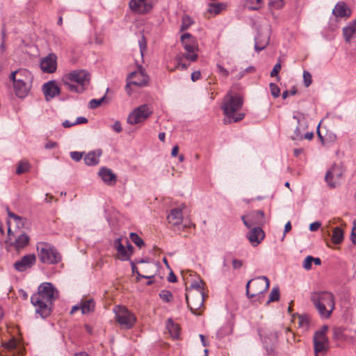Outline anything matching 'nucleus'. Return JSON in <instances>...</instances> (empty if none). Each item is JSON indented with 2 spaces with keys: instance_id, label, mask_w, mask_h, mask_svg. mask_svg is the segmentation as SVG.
Returning a JSON list of instances; mask_svg holds the SVG:
<instances>
[{
  "instance_id": "nucleus-1",
  "label": "nucleus",
  "mask_w": 356,
  "mask_h": 356,
  "mask_svg": "<svg viewBox=\"0 0 356 356\" xmlns=\"http://www.w3.org/2000/svg\"><path fill=\"white\" fill-rule=\"evenodd\" d=\"M58 298V291L50 282L42 283L38 289V291L33 294L31 302L36 308V313L42 318L50 315L51 306L54 301Z\"/></svg>"
},
{
  "instance_id": "nucleus-2",
  "label": "nucleus",
  "mask_w": 356,
  "mask_h": 356,
  "mask_svg": "<svg viewBox=\"0 0 356 356\" xmlns=\"http://www.w3.org/2000/svg\"><path fill=\"white\" fill-rule=\"evenodd\" d=\"M181 43L185 52L179 53L176 56L175 58L176 65L174 68H168L170 71H174L176 69L186 70L191 62H195L198 58L197 54L198 44L195 37L188 33H184L181 36Z\"/></svg>"
},
{
  "instance_id": "nucleus-3",
  "label": "nucleus",
  "mask_w": 356,
  "mask_h": 356,
  "mask_svg": "<svg viewBox=\"0 0 356 356\" xmlns=\"http://www.w3.org/2000/svg\"><path fill=\"white\" fill-rule=\"evenodd\" d=\"M243 104V97L240 94L229 90L225 95L221 105V109L229 123L237 122L244 118L245 114L238 112L242 108Z\"/></svg>"
},
{
  "instance_id": "nucleus-4",
  "label": "nucleus",
  "mask_w": 356,
  "mask_h": 356,
  "mask_svg": "<svg viewBox=\"0 0 356 356\" xmlns=\"http://www.w3.org/2000/svg\"><path fill=\"white\" fill-rule=\"evenodd\" d=\"M90 75L85 70H76L64 74L61 82L72 92L82 93L90 83Z\"/></svg>"
},
{
  "instance_id": "nucleus-5",
  "label": "nucleus",
  "mask_w": 356,
  "mask_h": 356,
  "mask_svg": "<svg viewBox=\"0 0 356 356\" xmlns=\"http://www.w3.org/2000/svg\"><path fill=\"white\" fill-rule=\"evenodd\" d=\"M311 300L321 317L329 318L335 309L334 295L329 291H316L311 295Z\"/></svg>"
},
{
  "instance_id": "nucleus-6",
  "label": "nucleus",
  "mask_w": 356,
  "mask_h": 356,
  "mask_svg": "<svg viewBox=\"0 0 356 356\" xmlns=\"http://www.w3.org/2000/svg\"><path fill=\"white\" fill-rule=\"evenodd\" d=\"M36 248L40 262L46 264H56L61 261L60 254L50 243L43 241L38 242Z\"/></svg>"
},
{
  "instance_id": "nucleus-7",
  "label": "nucleus",
  "mask_w": 356,
  "mask_h": 356,
  "mask_svg": "<svg viewBox=\"0 0 356 356\" xmlns=\"http://www.w3.org/2000/svg\"><path fill=\"white\" fill-rule=\"evenodd\" d=\"M270 281L265 276H260L249 280L246 284V295L252 299L268 290Z\"/></svg>"
},
{
  "instance_id": "nucleus-8",
  "label": "nucleus",
  "mask_w": 356,
  "mask_h": 356,
  "mask_svg": "<svg viewBox=\"0 0 356 356\" xmlns=\"http://www.w3.org/2000/svg\"><path fill=\"white\" fill-rule=\"evenodd\" d=\"M328 326L325 325L316 330L314 334V348L316 356H323L329 347V341L327 337Z\"/></svg>"
},
{
  "instance_id": "nucleus-9",
  "label": "nucleus",
  "mask_w": 356,
  "mask_h": 356,
  "mask_svg": "<svg viewBox=\"0 0 356 356\" xmlns=\"http://www.w3.org/2000/svg\"><path fill=\"white\" fill-rule=\"evenodd\" d=\"M115 314L116 322L123 329L129 330L132 328L136 321V317L124 306H115L113 308Z\"/></svg>"
},
{
  "instance_id": "nucleus-10",
  "label": "nucleus",
  "mask_w": 356,
  "mask_h": 356,
  "mask_svg": "<svg viewBox=\"0 0 356 356\" xmlns=\"http://www.w3.org/2000/svg\"><path fill=\"white\" fill-rule=\"evenodd\" d=\"M188 307L194 314L198 315L204 305V293L197 291H188L186 293Z\"/></svg>"
},
{
  "instance_id": "nucleus-11",
  "label": "nucleus",
  "mask_w": 356,
  "mask_h": 356,
  "mask_svg": "<svg viewBox=\"0 0 356 356\" xmlns=\"http://www.w3.org/2000/svg\"><path fill=\"white\" fill-rule=\"evenodd\" d=\"M127 81L125 89L127 93L131 95V86L133 85L138 87L147 86L149 82V76L144 70L140 68L138 71L130 73L127 76Z\"/></svg>"
},
{
  "instance_id": "nucleus-12",
  "label": "nucleus",
  "mask_w": 356,
  "mask_h": 356,
  "mask_svg": "<svg viewBox=\"0 0 356 356\" xmlns=\"http://www.w3.org/2000/svg\"><path fill=\"white\" fill-rule=\"evenodd\" d=\"M152 113L147 104H143L136 108L128 116L127 122L131 124H136L145 121Z\"/></svg>"
},
{
  "instance_id": "nucleus-13",
  "label": "nucleus",
  "mask_w": 356,
  "mask_h": 356,
  "mask_svg": "<svg viewBox=\"0 0 356 356\" xmlns=\"http://www.w3.org/2000/svg\"><path fill=\"white\" fill-rule=\"evenodd\" d=\"M157 0H131L129 7L132 11L138 14H145L150 12Z\"/></svg>"
},
{
  "instance_id": "nucleus-14",
  "label": "nucleus",
  "mask_w": 356,
  "mask_h": 356,
  "mask_svg": "<svg viewBox=\"0 0 356 356\" xmlns=\"http://www.w3.org/2000/svg\"><path fill=\"white\" fill-rule=\"evenodd\" d=\"M126 246L123 244V239L118 238L115 241V248L118 252V257L120 260H129L133 254V247L127 238H124Z\"/></svg>"
},
{
  "instance_id": "nucleus-15",
  "label": "nucleus",
  "mask_w": 356,
  "mask_h": 356,
  "mask_svg": "<svg viewBox=\"0 0 356 356\" xmlns=\"http://www.w3.org/2000/svg\"><path fill=\"white\" fill-rule=\"evenodd\" d=\"M342 175V169L339 166L334 165L327 172L325 179L330 188H335L339 184Z\"/></svg>"
},
{
  "instance_id": "nucleus-16",
  "label": "nucleus",
  "mask_w": 356,
  "mask_h": 356,
  "mask_svg": "<svg viewBox=\"0 0 356 356\" xmlns=\"http://www.w3.org/2000/svg\"><path fill=\"white\" fill-rule=\"evenodd\" d=\"M244 225L250 228L252 225H261L264 222V213L261 211H254L242 217Z\"/></svg>"
},
{
  "instance_id": "nucleus-17",
  "label": "nucleus",
  "mask_w": 356,
  "mask_h": 356,
  "mask_svg": "<svg viewBox=\"0 0 356 356\" xmlns=\"http://www.w3.org/2000/svg\"><path fill=\"white\" fill-rule=\"evenodd\" d=\"M36 262V257L34 254H29L22 257L14 264L15 269L18 272H24L31 268Z\"/></svg>"
},
{
  "instance_id": "nucleus-18",
  "label": "nucleus",
  "mask_w": 356,
  "mask_h": 356,
  "mask_svg": "<svg viewBox=\"0 0 356 356\" xmlns=\"http://www.w3.org/2000/svg\"><path fill=\"white\" fill-rule=\"evenodd\" d=\"M40 68L45 73H53L57 68V56L49 54L40 61Z\"/></svg>"
},
{
  "instance_id": "nucleus-19",
  "label": "nucleus",
  "mask_w": 356,
  "mask_h": 356,
  "mask_svg": "<svg viewBox=\"0 0 356 356\" xmlns=\"http://www.w3.org/2000/svg\"><path fill=\"white\" fill-rule=\"evenodd\" d=\"M8 215L9 219H8L7 223L8 225V232L9 234L11 232L10 226L12 224H14L17 229L25 228L26 227V225H28V220L25 218L17 216L15 213L10 211H8Z\"/></svg>"
},
{
  "instance_id": "nucleus-20",
  "label": "nucleus",
  "mask_w": 356,
  "mask_h": 356,
  "mask_svg": "<svg viewBox=\"0 0 356 356\" xmlns=\"http://www.w3.org/2000/svg\"><path fill=\"white\" fill-rule=\"evenodd\" d=\"M95 307V301L92 298H86L81 300L79 305L74 306L71 309V314L81 309L83 314H89L94 311Z\"/></svg>"
},
{
  "instance_id": "nucleus-21",
  "label": "nucleus",
  "mask_w": 356,
  "mask_h": 356,
  "mask_svg": "<svg viewBox=\"0 0 356 356\" xmlns=\"http://www.w3.org/2000/svg\"><path fill=\"white\" fill-rule=\"evenodd\" d=\"M42 91L47 101L52 99L60 93L59 87L54 81L45 83L42 86Z\"/></svg>"
},
{
  "instance_id": "nucleus-22",
  "label": "nucleus",
  "mask_w": 356,
  "mask_h": 356,
  "mask_svg": "<svg viewBox=\"0 0 356 356\" xmlns=\"http://www.w3.org/2000/svg\"><path fill=\"white\" fill-rule=\"evenodd\" d=\"M13 82L15 95L19 98H24L26 97L31 90L32 82H25L22 80L19 82Z\"/></svg>"
},
{
  "instance_id": "nucleus-23",
  "label": "nucleus",
  "mask_w": 356,
  "mask_h": 356,
  "mask_svg": "<svg viewBox=\"0 0 356 356\" xmlns=\"http://www.w3.org/2000/svg\"><path fill=\"white\" fill-rule=\"evenodd\" d=\"M10 80L12 81H25V82H32L33 81V76L29 70L26 69H19L15 72H13L10 75Z\"/></svg>"
},
{
  "instance_id": "nucleus-24",
  "label": "nucleus",
  "mask_w": 356,
  "mask_h": 356,
  "mask_svg": "<svg viewBox=\"0 0 356 356\" xmlns=\"http://www.w3.org/2000/svg\"><path fill=\"white\" fill-rule=\"evenodd\" d=\"M98 175L106 185L111 186L115 185L117 176L111 169L103 167L100 168Z\"/></svg>"
},
{
  "instance_id": "nucleus-25",
  "label": "nucleus",
  "mask_w": 356,
  "mask_h": 356,
  "mask_svg": "<svg viewBox=\"0 0 356 356\" xmlns=\"http://www.w3.org/2000/svg\"><path fill=\"white\" fill-rule=\"evenodd\" d=\"M265 234L260 227L252 229L248 234L247 237L253 246H257L264 239Z\"/></svg>"
},
{
  "instance_id": "nucleus-26",
  "label": "nucleus",
  "mask_w": 356,
  "mask_h": 356,
  "mask_svg": "<svg viewBox=\"0 0 356 356\" xmlns=\"http://www.w3.org/2000/svg\"><path fill=\"white\" fill-rule=\"evenodd\" d=\"M168 221L172 226H177L183 220L182 210L179 208L173 209L167 216Z\"/></svg>"
},
{
  "instance_id": "nucleus-27",
  "label": "nucleus",
  "mask_w": 356,
  "mask_h": 356,
  "mask_svg": "<svg viewBox=\"0 0 356 356\" xmlns=\"http://www.w3.org/2000/svg\"><path fill=\"white\" fill-rule=\"evenodd\" d=\"M270 40L268 33H259L255 38L254 49L257 51L263 50L268 44Z\"/></svg>"
},
{
  "instance_id": "nucleus-28",
  "label": "nucleus",
  "mask_w": 356,
  "mask_h": 356,
  "mask_svg": "<svg viewBox=\"0 0 356 356\" xmlns=\"http://www.w3.org/2000/svg\"><path fill=\"white\" fill-rule=\"evenodd\" d=\"M332 13L337 17H349L350 12L347 9L346 5L343 2H339L333 9Z\"/></svg>"
},
{
  "instance_id": "nucleus-29",
  "label": "nucleus",
  "mask_w": 356,
  "mask_h": 356,
  "mask_svg": "<svg viewBox=\"0 0 356 356\" xmlns=\"http://www.w3.org/2000/svg\"><path fill=\"white\" fill-rule=\"evenodd\" d=\"M101 154L102 151L100 149L90 152L84 157L85 163L88 165H97L99 161V156Z\"/></svg>"
},
{
  "instance_id": "nucleus-30",
  "label": "nucleus",
  "mask_w": 356,
  "mask_h": 356,
  "mask_svg": "<svg viewBox=\"0 0 356 356\" xmlns=\"http://www.w3.org/2000/svg\"><path fill=\"white\" fill-rule=\"evenodd\" d=\"M29 243V237L26 234H22L15 239L13 246L15 250L20 251L24 249Z\"/></svg>"
},
{
  "instance_id": "nucleus-31",
  "label": "nucleus",
  "mask_w": 356,
  "mask_h": 356,
  "mask_svg": "<svg viewBox=\"0 0 356 356\" xmlns=\"http://www.w3.org/2000/svg\"><path fill=\"white\" fill-rule=\"evenodd\" d=\"M355 33L356 19L353 22H350L347 26L343 29V33L346 41L349 42Z\"/></svg>"
},
{
  "instance_id": "nucleus-32",
  "label": "nucleus",
  "mask_w": 356,
  "mask_h": 356,
  "mask_svg": "<svg viewBox=\"0 0 356 356\" xmlns=\"http://www.w3.org/2000/svg\"><path fill=\"white\" fill-rule=\"evenodd\" d=\"M293 321L298 324L299 328L307 330L309 326V317L307 315L293 316Z\"/></svg>"
},
{
  "instance_id": "nucleus-33",
  "label": "nucleus",
  "mask_w": 356,
  "mask_h": 356,
  "mask_svg": "<svg viewBox=\"0 0 356 356\" xmlns=\"http://www.w3.org/2000/svg\"><path fill=\"white\" fill-rule=\"evenodd\" d=\"M331 239L334 244H340L342 243L343 240V230L339 227H334L332 230Z\"/></svg>"
},
{
  "instance_id": "nucleus-34",
  "label": "nucleus",
  "mask_w": 356,
  "mask_h": 356,
  "mask_svg": "<svg viewBox=\"0 0 356 356\" xmlns=\"http://www.w3.org/2000/svg\"><path fill=\"white\" fill-rule=\"evenodd\" d=\"M166 326L173 338L179 337L180 328L178 324L175 323L171 319H168Z\"/></svg>"
},
{
  "instance_id": "nucleus-35",
  "label": "nucleus",
  "mask_w": 356,
  "mask_h": 356,
  "mask_svg": "<svg viewBox=\"0 0 356 356\" xmlns=\"http://www.w3.org/2000/svg\"><path fill=\"white\" fill-rule=\"evenodd\" d=\"M30 169V164L26 161H21L18 163L17 169H16V173L17 175H22L24 172H26Z\"/></svg>"
},
{
  "instance_id": "nucleus-36",
  "label": "nucleus",
  "mask_w": 356,
  "mask_h": 356,
  "mask_svg": "<svg viewBox=\"0 0 356 356\" xmlns=\"http://www.w3.org/2000/svg\"><path fill=\"white\" fill-rule=\"evenodd\" d=\"M333 334L334 339L341 341H348L347 336L344 333V330L341 327H335L333 330Z\"/></svg>"
},
{
  "instance_id": "nucleus-37",
  "label": "nucleus",
  "mask_w": 356,
  "mask_h": 356,
  "mask_svg": "<svg viewBox=\"0 0 356 356\" xmlns=\"http://www.w3.org/2000/svg\"><path fill=\"white\" fill-rule=\"evenodd\" d=\"M204 282L202 280L196 281L191 284V287L187 289L186 291H200L202 293H204Z\"/></svg>"
},
{
  "instance_id": "nucleus-38",
  "label": "nucleus",
  "mask_w": 356,
  "mask_h": 356,
  "mask_svg": "<svg viewBox=\"0 0 356 356\" xmlns=\"http://www.w3.org/2000/svg\"><path fill=\"white\" fill-rule=\"evenodd\" d=\"M280 299V289L278 287H273L270 293L269 299L267 301V304L271 302H275Z\"/></svg>"
},
{
  "instance_id": "nucleus-39",
  "label": "nucleus",
  "mask_w": 356,
  "mask_h": 356,
  "mask_svg": "<svg viewBox=\"0 0 356 356\" xmlns=\"http://www.w3.org/2000/svg\"><path fill=\"white\" fill-rule=\"evenodd\" d=\"M193 23V21L189 16H184L182 18V23L180 27V31H184L187 30Z\"/></svg>"
},
{
  "instance_id": "nucleus-40",
  "label": "nucleus",
  "mask_w": 356,
  "mask_h": 356,
  "mask_svg": "<svg viewBox=\"0 0 356 356\" xmlns=\"http://www.w3.org/2000/svg\"><path fill=\"white\" fill-rule=\"evenodd\" d=\"M18 344L17 341L15 338L10 339L8 341H5L3 343V346L9 350H13L16 348Z\"/></svg>"
},
{
  "instance_id": "nucleus-41",
  "label": "nucleus",
  "mask_w": 356,
  "mask_h": 356,
  "mask_svg": "<svg viewBox=\"0 0 356 356\" xmlns=\"http://www.w3.org/2000/svg\"><path fill=\"white\" fill-rule=\"evenodd\" d=\"M130 238L139 248H142L145 245L143 240L136 233H131Z\"/></svg>"
},
{
  "instance_id": "nucleus-42",
  "label": "nucleus",
  "mask_w": 356,
  "mask_h": 356,
  "mask_svg": "<svg viewBox=\"0 0 356 356\" xmlns=\"http://www.w3.org/2000/svg\"><path fill=\"white\" fill-rule=\"evenodd\" d=\"M224 8L225 6L222 3H213L210 5L209 11L217 15Z\"/></svg>"
},
{
  "instance_id": "nucleus-43",
  "label": "nucleus",
  "mask_w": 356,
  "mask_h": 356,
  "mask_svg": "<svg viewBox=\"0 0 356 356\" xmlns=\"http://www.w3.org/2000/svg\"><path fill=\"white\" fill-rule=\"evenodd\" d=\"M159 296L163 301L166 302H169L172 300V294L169 291H161L159 293Z\"/></svg>"
},
{
  "instance_id": "nucleus-44",
  "label": "nucleus",
  "mask_w": 356,
  "mask_h": 356,
  "mask_svg": "<svg viewBox=\"0 0 356 356\" xmlns=\"http://www.w3.org/2000/svg\"><path fill=\"white\" fill-rule=\"evenodd\" d=\"M269 87L272 96L275 98L278 97L280 94V90L277 85L273 83H270Z\"/></svg>"
},
{
  "instance_id": "nucleus-45",
  "label": "nucleus",
  "mask_w": 356,
  "mask_h": 356,
  "mask_svg": "<svg viewBox=\"0 0 356 356\" xmlns=\"http://www.w3.org/2000/svg\"><path fill=\"white\" fill-rule=\"evenodd\" d=\"M261 3L262 0H248V6L251 10H258Z\"/></svg>"
},
{
  "instance_id": "nucleus-46",
  "label": "nucleus",
  "mask_w": 356,
  "mask_h": 356,
  "mask_svg": "<svg viewBox=\"0 0 356 356\" xmlns=\"http://www.w3.org/2000/svg\"><path fill=\"white\" fill-rule=\"evenodd\" d=\"M217 72L223 78H227L229 75V71L220 64H217Z\"/></svg>"
},
{
  "instance_id": "nucleus-47",
  "label": "nucleus",
  "mask_w": 356,
  "mask_h": 356,
  "mask_svg": "<svg viewBox=\"0 0 356 356\" xmlns=\"http://www.w3.org/2000/svg\"><path fill=\"white\" fill-rule=\"evenodd\" d=\"M303 79H304V84L306 87H309L312 84V74L309 72L304 71Z\"/></svg>"
},
{
  "instance_id": "nucleus-48",
  "label": "nucleus",
  "mask_w": 356,
  "mask_h": 356,
  "mask_svg": "<svg viewBox=\"0 0 356 356\" xmlns=\"http://www.w3.org/2000/svg\"><path fill=\"white\" fill-rule=\"evenodd\" d=\"M269 6L275 9H280L284 7V0L271 1L269 3Z\"/></svg>"
},
{
  "instance_id": "nucleus-49",
  "label": "nucleus",
  "mask_w": 356,
  "mask_h": 356,
  "mask_svg": "<svg viewBox=\"0 0 356 356\" xmlns=\"http://www.w3.org/2000/svg\"><path fill=\"white\" fill-rule=\"evenodd\" d=\"M313 257L312 256H307L305 260L303 261L302 267L307 270H309L312 268V260Z\"/></svg>"
},
{
  "instance_id": "nucleus-50",
  "label": "nucleus",
  "mask_w": 356,
  "mask_h": 356,
  "mask_svg": "<svg viewBox=\"0 0 356 356\" xmlns=\"http://www.w3.org/2000/svg\"><path fill=\"white\" fill-rule=\"evenodd\" d=\"M104 99H105V97H103L102 98H101L99 99H92L89 103L90 108H96L99 107L102 104V103L103 102Z\"/></svg>"
},
{
  "instance_id": "nucleus-51",
  "label": "nucleus",
  "mask_w": 356,
  "mask_h": 356,
  "mask_svg": "<svg viewBox=\"0 0 356 356\" xmlns=\"http://www.w3.org/2000/svg\"><path fill=\"white\" fill-rule=\"evenodd\" d=\"M281 67H281V64H280V63H276V64L274 65V67H273V70H272V71H271V72H270V76H271L272 77H273V76H277V78L279 79L280 77L278 76V74H279V72H280V70H281Z\"/></svg>"
},
{
  "instance_id": "nucleus-52",
  "label": "nucleus",
  "mask_w": 356,
  "mask_h": 356,
  "mask_svg": "<svg viewBox=\"0 0 356 356\" xmlns=\"http://www.w3.org/2000/svg\"><path fill=\"white\" fill-rule=\"evenodd\" d=\"M139 46L140 49L141 56H143V51L146 49L147 42L144 36L139 40Z\"/></svg>"
},
{
  "instance_id": "nucleus-53",
  "label": "nucleus",
  "mask_w": 356,
  "mask_h": 356,
  "mask_svg": "<svg viewBox=\"0 0 356 356\" xmlns=\"http://www.w3.org/2000/svg\"><path fill=\"white\" fill-rule=\"evenodd\" d=\"M70 156L74 161H79L82 159L83 154L79 152H72Z\"/></svg>"
},
{
  "instance_id": "nucleus-54",
  "label": "nucleus",
  "mask_w": 356,
  "mask_h": 356,
  "mask_svg": "<svg viewBox=\"0 0 356 356\" xmlns=\"http://www.w3.org/2000/svg\"><path fill=\"white\" fill-rule=\"evenodd\" d=\"M321 225V223L320 222H314L313 223H311L309 225V229L312 232L317 231Z\"/></svg>"
},
{
  "instance_id": "nucleus-55",
  "label": "nucleus",
  "mask_w": 356,
  "mask_h": 356,
  "mask_svg": "<svg viewBox=\"0 0 356 356\" xmlns=\"http://www.w3.org/2000/svg\"><path fill=\"white\" fill-rule=\"evenodd\" d=\"M232 266L234 269H239L243 266V261L241 260L234 259L232 261Z\"/></svg>"
},
{
  "instance_id": "nucleus-56",
  "label": "nucleus",
  "mask_w": 356,
  "mask_h": 356,
  "mask_svg": "<svg viewBox=\"0 0 356 356\" xmlns=\"http://www.w3.org/2000/svg\"><path fill=\"white\" fill-rule=\"evenodd\" d=\"M201 79V72L200 71H195L191 74V80L193 81H196Z\"/></svg>"
},
{
  "instance_id": "nucleus-57",
  "label": "nucleus",
  "mask_w": 356,
  "mask_h": 356,
  "mask_svg": "<svg viewBox=\"0 0 356 356\" xmlns=\"http://www.w3.org/2000/svg\"><path fill=\"white\" fill-rule=\"evenodd\" d=\"M113 129L117 133H120L122 131L121 124L119 121H116L112 126Z\"/></svg>"
},
{
  "instance_id": "nucleus-58",
  "label": "nucleus",
  "mask_w": 356,
  "mask_h": 356,
  "mask_svg": "<svg viewBox=\"0 0 356 356\" xmlns=\"http://www.w3.org/2000/svg\"><path fill=\"white\" fill-rule=\"evenodd\" d=\"M88 122L87 118L85 117H79L76 118V121L74 122L75 124H85Z\"/></svg>"
},
{
  "instance_id": "nucleus-59",
  "label": "nucleus",
  "mask_w": 356,
  "mask_h": 356,
  "mask_svg": "<svg viewBox=\"0 0 356 356\" xmlns=\"http://www.w3.org/2000/svg\"><path fill=\"white\" fill-rule=\"evenodd\" d=\"M168 280L171 283H175L177 282V277L172 272H170L168 277Z\"/></svg>"
},
{
  "instance_id": "nucleus-60",
  "label": "nucleus",
  "mask_w": 356,
  "mask_h": 356,
  "mask_svg": "<svg viewBox=\"0 0 356 356\" xmlns=\"http://www.w3.org/2000/svg\"><path fill=\"white\" fill-rule=\"evenodd\" d=\"M178 153H179V147H178V145H175L173 147V148L172 149L171 155H172V156L175 157L177 156Z\"/></svg>"
},
{
  "instance_id": "nucleus-61",
  "label": "nucleus",
  "mask_w": 356,
  "mask_h": 356,
  "mask_svg": "<svg viewBox=\"0 0 356 356\" xmlns=\"http://www.w3.org/2000/svg\"><path fill=\"white\" fill-rule=\"evenodd\" d=\"M291 229V224L290 222H288L285 226H284V234L285 235L286 233H288L289 232H290Z\"/></svg>"
},
{
  "instance_id": "nucleus-62",
  "label": "nucleus",
  "mask_w": 356,
  "mask_h": 356,
  "mask_svg": "<svg viewBox=\"0 0 356 356\" xmlns=\"http://www.w3.org/2000/svg\"><path fill=\"white\" fill-rule=\"evenodd\" d=\"M74 125H75V124H74V122H70L69 120H65L63 122V126L65 128H69V127H72Z\"/></svg>"
},
{
  "instance_id": "nucleus-63",
  "label": "nucleus",
  "mask_w": 356,
  "mask_h": 356,
  "mask_svg": "<svg viewBox=\"0 0 356 356\" xmlns=\"http://www.w3.org/2000/svg\"><path fill=\"white\" fill-rule=\"evenodd\" d=\"M56 145V143H54V142H49V143H47L45 145V148L46 149H52V148L55 147Z\"/></svg>"
},
{
  "instance_id": "nucleus-64",
  "label": "nucleus",
  "mask_w": 356,
  "mask_h": 356,
  "mask_svg": "<svg viewBox=\"0 0 356 356\" xmlns=\"http://www.w3.org/2000/svg\"><path fill=\"white\" fill-rule=\"evenodd\" d=\"M350 238L352 243L356 245V233L355 232V231L351 232Z\"/></svg>"
}]
</instances>
